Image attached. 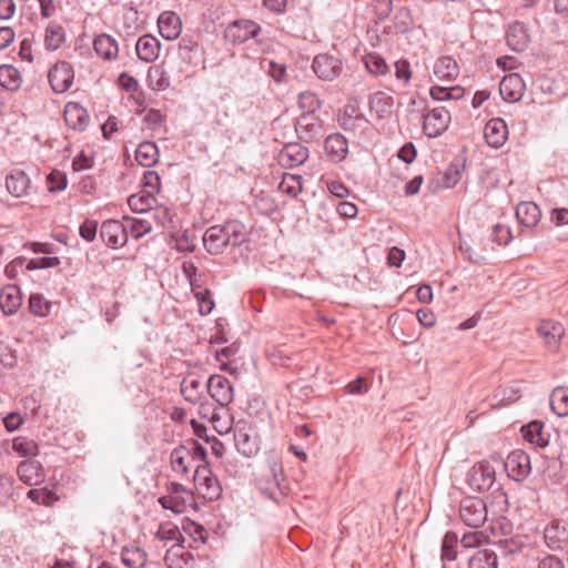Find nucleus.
Returning <instances> with one entry per match:
<instances>
[{
	"label": "nucleus",
	"mask_w": 568,
	"mask_h": 568,
	"mask_svg": "<svg viewBox=\"0 0 568 568\" xmlns=\"http://www.w3.org/2000/svg\"><path fill=\"white\" fill-rule=\"evenodd\" d=\"M505 469L514 480H524L531 471L529 455L521 449L513 450L505 460Z\"/></svg>",
	"instance_id": "5"
},
{
	"label": "nucleus",
	"mask_w": 568,
	"mask_h": 568,
	"mask_svg": "<svg viewBox=\"0 0 568 568\" xmlns=\"http://www.w3.org/2000/svg\"><path fill=\"white\" fill-rule=\"evenodd\" d=\"M257 486L266 497L278 503L285 496L287 489L282 465L273 462L266 474L258 479Z\"/></svg>",
	"instance_id": "1"
},
{
	"label": "nucleus",
	"mask_w": 568,
	"mask_h": 568,
	"mask_svg": "<svg viewBox=\"0 0 568 568\" xmlns=\"http://www.w3.org/2000/svg\"><path fill=\"white\" fill-rule=\"evenodd\" d=\"M325 151L333 162H341L348 152V142L341 133H333L325 140Z\"/></svg>",
	"instance_id": "22"
},
{
	"label": "nucleus",
	"mask_w": 568,
	"mask_h": 568,
	"mask_svg": "<svg viewBox=\"0 0 568 568\" xmlns=\"http://www.w3.org/2000/svg\"><path fill=\"white\" fill-rule=\"evenodd\" d=\"M180 535L178 527L172 525H161L156 532V536L162 540H178Z\"/></svg>",
	"instance_id": "60"
},
{
	"label": "nucleus",
	"mask_w": 568,
	"mask_h": 568,
	"mask_svg": "<svg viewBox=\"0 0 568 568\" xmlns=\"http://www.w3.org/2000/svg\"><path fill=\"white\" fill-rule=\"evenodd\" d=\"M48 187L50 192L62 191L67 186L65 175L60 171H52L48 175Z\"/></svg>",
	"instance_id": "56"
},
{
	"label": "nucleus",
	"mask_w": 568,
	"mask_h": 568,
	"mask_svg": "<svg viewBox=\"0 0 568 568\" xmlns=\"http://www.w3.org/2000/svg\"><path fill=\"white\" fill-rule=\"evenodd\" d=\"M506 40L509 48L514 51H524L528 45V33L523 23L516 22L509 27L506 33Z\"/></svg>",
	"instance_id": "28"
},
{
	"label": "nucleus",
	"mask_w": 568,
	"mask_h": 568,
	"mask_svg": "<svg viewBox=\"0 0 568 568\" xmlns=\"http://www.w3.org/2000/svg\"><path fill=\"white\" fill-rule=\"evenodd\" d=\"M12 449L23 457L38 455V445L33 439L27 437H17L12 442Z\"/></svg>",
	"instance_id": "45"
},
{
	"label": "nucleus",
	"mask_w": 568,
	"mask_h": 568,
	"mask_svg": "<svg viewBox=\"0 0 568 568\" xmlns=\"http://www.w3.org/2000/svg\"><path fill=\"white\" fill-rule=\"evenodd\" d=\"M97 231L98 222L92 220H85L79 229L81 237L87 242H92L95 239Z\"/></svg>",
	"instance_id": "58"
},
{
	"label": "nucleus",
	"mask_w": 568,
	"mask_h": 568,
	"mask_svg": "<svg viewBox=\"0 0 568 568\" xmlns=\"http://www.w3.org/2000/svg\"><path fill=\"white\" fill-rule=\"evenodd\" d=\"M160 49V41L151 34L140 37L135 44L136 54L144 62L155 61L159 58Z\"/></svg>",
	"instance_id": "19"
},
{
	"label": "nucleus",
	"mask_w": 568,
	"mask_h": 568,
	"mask_svg": "<svg viewBox=\"0 0 568 568\" xmlns=\"http://www.w3.org/2000/svg\"><path fill=\"white\" fill-rule=\"evenodd\" d=\"M97 54L105 60H112L118 57L119 45L116 40L105 33L98 36L93 42Z\"/></svg>",
	"instance_id": "27"
},
{
	"label": "nucleus",
	"mask_w": 568,
	"mask_h": 568,
	"mask_svg": "<svg viewBox=\"0 0 568 568\" xmlns=\"http://www.w3.org/2000/svg\"><path fill=\"white\" fill-rule=\"evenodd\" d=\"M121 559L128 568H143L148 561V555L142 548L131 545L123 548Z\"/></svg>",
	"instance_id": "29"
},
{
	"label": "nucleus",
	"mask_w": 568,
	"mask_h": 568,
	"mask_svg": "<svg viewBox=\"0 0 568 568\" xmlns=\"http://www.w3.org/2000/svg\"><path fill=\"white\" fill-rule=\"evenodd\" d=\"M526 84L518 73L505 75L499 84L500 95L505 101H519L525 92Z\"/></svg>",
	"instance_id": "12"
},
{
	"label": "nucleus",
	"mask_w": 568,
	"mask_h": 568,
	"mask_svg": "<svg viewBox=\"0 0 568 568\" xmlns=\"http://www.w3.org/2000/svg\"><path fill=\"white\" fill-rule=\"evenodd\" d=\"M203 244L210 254H221L227 247V239L222 225L209 227L203 235Z\"/></svg>",
	"instance_id": "18"
},
{
	"label": "nucleus",
	"mask_w": 568,
	"mask_h": 568,
	"mask_svg": "<svg viewBox=\"0 0 568 568\" xmlns=\"http://www.w3.org/2000/svg\"><path fill=\"white\" fill-rule=\"evenodd\" d=\"M545 539L552 550L559 549L568 540V531L559 524H552L545 529Z\"/></svg>",
	"instance_id": "39"
},
{
	"label": "nucleus",
	"mask_w": 568,
	"mask_h": 568,
	"mask_svg": "<svg viewBox=\"0 0 568 568\" xmlns=\"http://www.w3.org/2000/svg\"><path fill=\"white\" fill-rule=\"evenodd\" d=\"M6 186L10 194L21 197L28 193L30 179L23 171L16 170L7 178Z\"/></svg>",
	"instance_id": "26"
},
{
	"label": "nucleus",
	"mask_w": 568,
	"mask_h": 568,
	"mask_svg": "<svg viewBox=\"0 0 568 568\" xmlns=\"http://www.w3.org/2000/svg\"><path fill=\"white\" fill-rule=\"evenodd\" d=\"M538 335L544 339L546 346L556 352L559 347V343L565 334L564 326L554 321H542L538 328Z\"/></svg>",
	"instance_id": "15"
},
{
	"label": "nucleus",
	"mask_w": 568,
	"mask_h": 568,
	"mask_svg": "<svg viewBox=\"0 0 568 568\" xmlns=\"http://www.w3.org/2000/svg\"><path fill=\"white\" fill-rule=\"evenodd\" d=\"M260 26L251 20H237L227 26L224 32L226 40L233 43H243L257 36Z\"/></svg>",
	"instance_id": "10"
},
{
	"label": "nucleus",
	"mask_w": 568,
	"mask_h": 568,
	"mask_svg": "<svg viewBox=\"0 0 568 568\" xmlns=\"http://www.w3.org/2000/svg\"><path fill=\"white\" fill-rule=\"evenodd\" d=\"M128 204L133 212L144 213L152 211L156 204V199L148 191H141L129 197Z\"/></svg>",
	"instance_id": "37"
},
{
	"label": "nucleus",
	"mask_w": 568,
	"mask_h": 568,
	"mask_svg": "<svg viewBox=\"0 0 568 568\" xmlns=\"http://www.w3.org/2000/svg\"><path fill=\"white\" fill-rule=\"evenodd\" d=\"M524 438L537 447H546L548 439L544 434V424L539 420L530 422L523 427Z\"/></svg>",
	"instance_id": "36"
},
{
	"label": "nucleus",
	"mask_w": 568,
	"mask_h": 568,
	"mask_svg": "<svg viewBox=\"0 0 568 568\" xmlns=\"http://www.w3.org/2000/svg\"><path fill=\"white\" fill-rule=\"evenodd\" d=\"M462 178V171L459 164H450L443 175V186L453 187Z\"/></svg>",
	"instance_id": "55"
},
{
	"label": "nucleus",
	"mask_w": 568,
	"mask_h": 568,
	"mask_svg": "<svg viewBox=\"0 0 568 568\" xmlns=\"http://www.w3.org/2000/svg\"><path fill=\"white\" fill-rule=\"evenodd\" d=\"M458 544V536L456 532L449 531L444 536L442 542V559L453 561L457 557L456 547Z\"/></svg>",
	"instance_id": "46"
},
{
	"label": "nucleus",
	"mask_w": 568,
	"mask_h": 568,
	"mask_svg": "<svg viewBox=\"0 0 568 568\" xmlns=\"http://www.w3.org/2000/svg\"><path fill=\"white\" fill-rule=\"evenodd\" d=\"M206 390L220 406L226 407L233 400L231 382L222 375H212L206 383Z\"/></svg>",
	"instance_id": "7"
},
{
	"label": "nucleus",
	"mask_w": 568,
	"mask_h": 568,
	"mask_svg": "<svg viewBox=\"0 0 568 568\" xmlns=\"http://www.w3.org/2000/svg\"><path fill=\"white\" fill-rule=\"evenodd\" d=\"M234 440L237 450L246 457H251L258 450L257 436L252 425L244 420H237L234 426Z\"/></svg>",
	"instance_id": "3"
},
{
	"label": "nucleus",
	"mask_w": 568,
	"mask_h": 568,
	"mask_svg": "<svg viewBox=\"0 0 568 568\" xmlns=\"http://www.w3.org/2000/svg\"><path fill=\"white\" fill-rule=\"evenodd\" d=\"M495 468L489 463H479L471 467L467 483L473 490L486 491L496 480Z\"/></svg>",
	"instance_id": "4"
},
{
	"label": "nucleus",
	"mask_w": 568,
	"mask_h": 568,
	"mask_svg": "<svg viewBox=\"0 0 568 568\" xmlns=\"http://www.w3.org/2000/svg\"><path fill=\"white\" fill-rule=\"evenodd\" d=\"M519 397V389L515 385H510L503 390V396L499 399V404L508 405L516 402Z\"/></svg>",
	"instance_id": "63"
},
{
	"label": "nucleus",
	"mask_w": 568,
	"mask_h": 568,
	"mask_svg": "<svg viewBox=\"0 0 568 568\" xmlns=\"http://www.w3.org/2000/svg\"><path fill=\"white\" fill-rule=\"evenodd\" d=\"M64 120L68 126L82 131L88 126L90 116L79 103L70 102L64 108Z\"/></svg>",
	"instance_id": "20"
},
{
	"label": "nucleus",
	"mask_w": 568,
	"mask_h": 568,
	"mask_svg": "<svg viewBox=\"0 0 568 568\" xmlns=\"http://www.w3.org/2000/svg\"><path fill=\"white\" fill-rule=\"evenodd\" d=\"M300 108L305 110L306 114H313L321 106V101L313 92L306 91L298 95Z\"/></svg>",
	"instance_id": "50"
},
{
	"label": "nucleus",
	"mask_w": 568,
	"mask_h": 568,
	"mask_svg": "<svg viewBox=\"0 0 568 568\" xmlns=\"http://www.w3.org/2000/svg\"><path fill=\"white\" fill-rule=\"evenodd\" d=\"M227 246L236 247L246 241V230L244 224L239 221H230L222 225Z\"/></svg>",
	"instance_id": "31"
},
{
	"label": "nucleus",
	"mask_w": 568,
	"mask_h": 568,
	"mask_svg": "<svg viewBox=\"0 0 568 568\" xmlns=\"http://www.w3.org/2000/svg\"><path fill=\"white\" fill-rule=\"evenodd\" d=\"M159 156V150L155 143L144 141L139 144L135 151V159L140 165L150 168L156 163Z\"/></svg>",
	"instance_id": "34"
},
{
	"label": "nucleus",
	"mask_w": 568,
	"mask_h": 568,
	"mask_svg": "<svg viewBox=\"0 0 568 568\" xmlns=\"http://www.w3.org/2000/svg\"><path fill=\"white\" fill-rule=\"evenodd\" d=\"M511 523L505 517L491 519L489 523V530L493 536H507L511 532Z\"/></svg>",
	"instance_id": "54"
},
{
	"label": "nucleus",
	"mask_w": 568,
	"mask_h": 568,
	"mask_svg": "<svg viewBox=\"0 0 568 568\" xmlns=\"http://www.w3.org/2000/svg\"><path fill=\"white\" fill-rule=\"evenodd\" d=\"M181 394L191 404L204 399V390L200 377L194 374L185 376L181 383Z\"/></svg>",
	"instance_id": "24"
},
{
	"label": "nucleus",
	"mask_w": 568,
	"mask_h": 568,
	"mask_svg": "<svg viewBox=\"0 0 568 568\" xmlns=\"http://www.w3.org/2000/svg\"><path fill=\"white\" fill-rule=\"evenodd\" d=\"M128 233L130 232L133 237L139 239L144 234L151 232L152 226L146 220H129L126 219Z\"/></svg>",
	"instance_id": "53"
},
{
	"label": "nucleus",
	"mask_w": 568,
	"mask_h": 568,
	"mask_svg": "<svg viewBox=\"0 0 568 568\" xmlns=\"http://www.w3.org/2000/svg\"><path fill=\"white\" fill-rule=\"evenodd\" d=\"M65 42V31L57 22H50L45 28L44 45L47 50L55 51Z\"/></svg>",
	"instance_id": "30"
},
{
	"label": "nucleus",
	"mask_w": 568,
	"mask_h": 568,
	"mask_svg": "<svg viewBox=\"0 0 568 568\" xmlns=\"http://www.w3.org/2000/svg\"><path fill=\"white\" fill-rule=\"evenodd\" d=\"M160 34L166 40H175L182 31L180 17L173 11H164L158 19Z\"/></svg>",
	"instance_id": "17"
},
{
	"label": "nucleus",
	"mask_w": 568,
	"mask_h": 568,
	"mask_svg": "<svg viewBox=\"0 0 568 568\" xmlns=\"http://www.w3.org/2000/svg\"><path fill=\"white\" fill-rule=\"evenodd\" d=\"M405 258V252L397 246H393L387 255V264L389 266L399 267Z\"/></svg>",
	"instance_id": "62"
},
{
	"label": "nucleus",
	"mask_w": 568,
	"mask_h": 568,
	"mask_svg": "<svg viewBox=\"0 0 568 568\" xmlns=\"http://www.w3.org/2000/svg\"><path fill=\"white\" fill-rule=\"evenodd\" d=\"M194 481L204 497L214 499L220 496V487L215 478L211 476V471L207 466H196L194 473Z\"/></svg>",
	"instance_id": "14"
},
{
	"label": "nucleus",
	"mask_w": 568,
	"mask_h": 568,
	"mask_svg": "<svg viewBox=\"0 0 568 568\" xmlns=\"http://www.w3.org/2000/svg\"><path fill=\"white\" fill-rule=\"evenodd\" d=\"M469 568H497V555L490 549L477 550L468 560Z\"/></svg>",
	"instance_id": "38"
},
{
	"label": "nucleus",
	"mask_w": 568,
	"mask_h": 568,
	"mask_svg": "<svg viewBox=\"0 0 568 568\" xmlns=\"http://www.w3.org/2000/svg\"><path fill=\"white\" fill-rule=\"evenodd\" d=\"M312 68L320 79L333 81L342 71V62L335 57L318 54L314 58Z\"/></svg>",
	"instance_id": "11"
},
{
	"label": "nucleus",
	"mask_w": 568,
	"mask_h": 568,
	"mask_svg": "<svg viewBox=\"0 0 568 568\" xmlns=\"http://www.w3.org/2000/svg\"><path fill=\"white\" fill-rule=\"evenodd\" d=\"M52 303L45 300L41 294H31L29 298V308L36 316H48L51 310Z\"/></svg>",
	"instance_id": "43"
},
{
	"label": "nucleus",
	"mask_w": 568,
	"mask_h": 568,
	"mask_svg": "<svg viewBox=\"0 0 568 568\" xmlns=\"http://www.w3.org/2000/svg\"><path fill=\"white\" fill-rule=\"evenodd\" d=\"M175 242V248L179 252H193L195 250L194 237L187 231L172 235Z\"/></svg>",
	"instance_id": "52"
},
{
	"label": "nucleus",
	"mask_w": 568,
	"mask_h": 568,
	"mask_svg": "<svg viewBox=\"0 0 568 568\" xmlns=\"http://www.w3.org/2000/svg\"><path fill=\"white\" fill-rule=\"evenodd\" d=\"M550 406L558 416H568V388H555L550 396Z\"/></svg>",
	"instance_id": "40"
},
{
	"label": "nucleus",
	"mask_w": 568,
	"mask_h": 568,
	"mask_svg": "<svg viewBox=\"0 0 568 568\" xmlns=\"http://www.w3.org/2000/svg\"><path fill=\"white\" fill-rule=\"evenodd\" d=\"M308 158V149L293 142L287 143L278 154L280 163L285 168H295L303 164Z\"/></svg>",
	"instance_id": "13"
},
{
	"label": "nucleus",
	"mask_w": 568,
	"mask_h": 568,
	"mask_svg": "<svg viewBox=\"0 0 568 568\" xmlns=\"http://www.w3.org/2000/svg\"><path fill=\"white\" fill-rule=\"evenodd\" d=\"M484 135L490 146L499 149L508 139L507 124L500 118L491 119L485 125Z\"/></svg>",
	"instance_id": "16"
},
{
	"label": "nucleus",
	"mask_w": 568,
	"mask_h": 568,
	"mask_svg": "<svg viewBox=\"0 0 568 568\" xmlns=\"http://www.w3.org/2000/svg\"><path fill=\"white\" fill-rule=\"evenodd\" d=\"M194 296L197 301L199 312L201 315H209L214 308V301L209 290L193 288Z\"/></svg>",
	"instance_id": "49"
},
{
	"label": "nucleus",
	"mask_w": 568,
	"mask_h": 568,
	"mask_svg": "<svg viewBox=\"0 0 568 568\" xmlns=\"http://www.w3.org/2000/svg\"><path fill=\"white\" fill-rule=\"evenodd\" d=\"M153 216L156 222L162 227H172L173 226V217L174 213L171 209L164 205H158V203L153 206Z\"/></svg>",
	"instance_id": "51"
},
{
	"label": "nucleus",
	"mask_w": 568,
	"mask_h": 568,
	"mask_svg": "<svg viewBox=\"0 0 568 568\" xmlns=\"http://www.w3.org/2000/svg\"><path fill=\"white\" fill-rule=\"evenodd\" d=\"M516 216L521 225L532 227L539 222L541 212L536 203L521 202L516 207Z\"/></svg>",
	"instance_id": "25"
},
{
	"label": "nucleus",
	"mask_w": 568,
	"mask_h": 568,
	"mask_svg": "<svg viewBox=\"0 0 568 568\" xmlns=\"http://www.w3.org/2000/svg\"><path fill=\"white\" fill-rule=\"evenodd\" d=\"M48 78L52 90L57 93H63L72 85L74 72L68 62L60 61L51 68Z\"/></svg>",
	"instance_id": "8"
},
{
	"label": "nucleus",
	"mask_w": 568,
	"mask_h": 568,
	"mask_svg": "<svg viewBox=\"0 0 568 568\" xmlns=\"http://www.w3.org/2000/svg\"><path fill=\"white\" fill-rule=\"evenodd\" d=\"M450 113L445 108H434L424 116L423 130L429 138L442 135L448 128Z\"/></svg>",
	"instance_id": "6"
},
{
	"label": "nucleus",
	"mask_w": 568,
	"mask_h": 568,
	"mask_svg": "<svg viewBox=\"0 0 568 568\" xmlns=\"http://www.w3.org/2000/svg\"><path fill=\"white\" fill-rule=\"evenodd\" d=\"M339 125L343 130L358 139H366L369 133V122L363 114L346 119V121L341 122Z\"/></svg>",
	"instance_id": "35"
},
{
	"label": "nucleus",
	"mask_w": 568,
	"mask_h": 568,
	"mask_svg": "<svg viewBox=\"0 0 568 568\" xmlns=\"http://www.w3.org/2000/svg\"><path fill=\"white\" fill-rule=\"evenodd\" d=\"M459 517L466 526L479 528L488 518L486 504L478 497H465L459 505Z\"/></svg>",
	"instance_id": "2"
},
{
	"label": "nucleus",
	"mask_w": 568,
	"mask_h": 568,
	"mask_svg": "<svg viewBox=\"0 0 568 568\" xmlns=\"http://www.w3.org/2000/svg\"><path fill=\"white\" fill-rule=\"evenodd\" d=\"M513 235L510 229L504 224H496L493 229V240L498 245H507Z\"/></svg>",
	"instance_id": "57"
},
{
	"label": "nucleus",
	"mask_w": 568,
	"mask_h": 568,
	"mask_svg": "<svg viewBox=\"0 0 568 568\" xmlns=\"http://www.w3.org/2000/svg\"><path fill=\"white\" fill-rule=\"evenodd\" d=\"M458 72L457 62L450 57H442L435 62L434 74L439 80H454Z\"/></svg>",
	"instance_id": "33"
},
{
	"label": "nucleus",
	"mask_w": 568,
	"mask_h": 568,
	"mask_svg": "<svg viewBox=\"0 0 568 568\" xmlns=\"http://www.w3.org/2000/svg\"><path fill=\"white\" fill-rule=\"evenodd\" d=\"M392 99L383 92H375L369 98V109L375 112L378 118H384L392 111Z\"/></svg>",
	"instance_id": "41"
},
{
	"label": "nucleus",
	"mask_w": 568,
	"mask_h": 568,
	"mask_svg": "<svg viewBox=\"0 0 568 568\" xmlns=\"http://www.w3.org/2000/svg\"><path fill=\"white\" fill-rule=\"evenodd\" d=\"M484 538L485 536L481 531L466 532L463 535L460 544L465 548H473L479 546Z\"/></svg>",
	"instance_id": "59"
},
{
	"label": "nucleus",
	"mask_w": 568,
	"mask_h": 568,
	"mask_svg": "<svg viewBox=\"0 0 568 568\" xmlns=\"http://www.w3.org/2000/svg\"><path fill=\"white\" fill-rule=\"evenodd\" d=\"M191 457V450L184 446H179L171 453V464L174 471L186 475L189 471L187 459Z\"/></svg>",
	"instance_id": "42"
},
{
	"label": "nucleus",
	"mask_w": 568,
	"mask_h": 568,
	"mask_svg": "<svg viewBox=\"0 0 568 568\" xmlns=\"http://www.w3.org/2000/svg\"><path fill=\"white\" fill-rule=\"evenodd\" d=\"M144 121L152 130H155L156 128L161 126L163 118L160 111L151 109L146 112Z\"/></svg>",
	"instance_id": "64"
},
{
	"label": "nucleus",
	"mask_w": 568,
	"mask_h": 568,
	"mask_svg": "<svg viewBox=\"0 0 568 568\" xmlns=\"http://www.w3.org/2000/svg\"><path fill=\"white\" fill-rule=\"evenodd\" d=\"M21 292L16 285H7L0 292V308L4 315H13L21 306Z\"/></svg>",
	"instance_id": "21"
},
{
	"label": "nucleus",
	"mask_w": 568,
	"mask_h": 568,
	"mask_svg": "<svg viewBox=\"0 0 568 568\" xmlns=\"http://www.w3.org/2000/svg\"><path fill=\"white\" fill-rule=\"evenodd\" d=\"M149 80L152 89L163 91L170 87V78L165 70L161 68H151L149 70Z\"/></svg>",
	"instance_id": "48"
},
{
	"label": "nucleus",
	"mask_w": 568,
	"mask_h": 568,
	"mask_svg": "<svg viewBox=\"0 0 568 568\" xmlns=\"http://www.w3.org/2000/svg\"><path fill=\"white\" fill-rule=\"evenodd\" d=\"M364 63L367 71L375 75H384L388 71V65L385 60L376 53L366 54L364 57Z\"/></svg>",
	"instance_id": "44"
},
{
	"label": "nucleus",
	"mask_w": 568,
	"mask_h": 568,
	"mask_svg": "<svg viewBox=\"0 0 568 568\" xmlns=\"http://www.w3.org/2000/svg\"><path fill=\"white\" fill-rule=\"evenodd\" d=\"M537 568H565V564L557 556L547 555L538 561Z\"/></svg>",
	"instance_id": "61"
},
{
	"label": "nucleus",
	"mask_w": 568,
	"mask_h": 568,
	"mask_svg": "<svg viewBox=\"0 0 568 568\" xmlns=\"http://www.w3.org/2000/svg\"><path fill=\"white\" fill-rule=\"evenodd\" d=\"M100 236L108 246L121 247L128 241V226L116 220L104 221L101 225Z\"/></svg>",
	"instance_id": "9"
},
{
	"label": "nucleus",
	"mask_w": 568,
	"mask_h": 568,
	"mask_svg": "<svg viewBox=\"0 0 568 568\" xmlns=\"http://www.w3.org/2000/svg\"><path fill=\"white\" fill-rule=\"evenodd\" d=\"M17 473L19 475V478L27 485H33L38 483V466L32 462L20 463Z\"/></svg>",
	"instance_id": "47"
},
{
	"label": "nucleus",
	"mask_w": 568,
	"mask_h": 568,
	"mask_svg": "<svg viewBox=\"0 0 568 568\" xmlns=\"http://www.w3.org/2000/svg\"><path fill=\"white\" fill-rule=\"evenodd\" d=\"M296 132L302 140L312 141L321 136L322 124L313 114H304L296 122Z\"/></svg>",
	"instance_id": "23"
},
{
	"label": "nucleus",
	"mask_w": 568,
	"mask_h": 568,
	"mask_svg": "<svg viewBox=\"0 0 568 568\" xmlns=\"http://www.w3.org/2000/svg\"><path fill=\"white\" fill-rule=\"evenodd\" d=\"M22 83L20 71L11 64L0 65V85L9 91H17Z\"/></svg>",
	"instance_id": "32"
}]
</instances>
